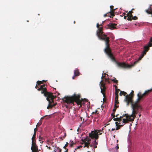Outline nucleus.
Segmentation results:
<instances>
[{"label": "nucleus", "instance_id": "obj_1", "mask_svg": "<svg viewBox=\"0 0 152 152\" xmlns=\"http://www.w3.org/2000/svg\"><path fill=\"white\" fill-rule=\"evenodd\" d=\"M142 94L141 92H139L137 94L138 98L135 102L133 101L134 95L133 94L132 92L130 93L129 95H126L125 97V100L126 102L127 106H128L130 103L131 104L132 109V113L130 115V116L128 117L129 118H130L131 117H133L132 120L134 118L136 117L137 114L142 110V107L139 102L141 100L145 97V96H143L140 99V97L142 96Z\"/></svg>", "mask_w": 152, "mask_h": 152}, {"label": "nucleus", "instance_id": "obj_2", "mask_svg": "<svg viewBox=\"0 0 152 152\" xmlns=\"http://www.w3.org/2000/svg\"><path fill=\"white\" fill-rule=\"evenodd\" d=\"M96 27L98 28L96 32V35L99 39L104 41L105 43L106 47L104 50V52L112 61H115V59L112 53L110 47L109 38L107 37L102 31L103 28L102 27H99L98 23H97Z\"/></svg>", "mask_w": 152, "mask_h": 152}, {"label": "nucleus", "instance_id": "obj_3", "mask_svg": "<svg viewBox=\"0 0 152 152\" xmlns=\"http://www.w3.org/2000/svg\"><path fill=\"white\" fill-rule=\"evenodd\" d=\"M152 46V37H151L149 40V42L147 46H145L144 47V50L142 52L141 55L139 57L138 60L135 61L134 64L131 65L126 64L124 62H117V64L118 67L124 68H130L134 66L136 64L138 63L140 61L143 57L144 55L146 54L147 52L149 49V48Z\"/></svg>", "mask_w": 152, "mask_h": 152}, {"label": "nucleus", "instance_id": "obj_4", "mask_svg": "<svg viewBox=\"0 0 152 152\" xmlns=\"http://www.w3.org/2000/svg\"><path fill=\"white\" fill-rule=\"evenodd\" d=\"M80 95L75 94L72 96L64 97L63 100L67 103H72L74 102L76 103L78 105H80V107L81 106L83 101L80 99Z\"/></svg>", "mask_w": 152, "mask_h": 152}, {"label": "nucleus", "instance_id": "obj_5", "mask_svg": "<svg viewBox=\"0 0 152 152\" xmlns=\"http://www.w3.org/2000/svg\"><path fill=\"white\" fill-rule=\"evenodd\" d=\"M46 85L45 84L41 85L40 88L37 85L35 86L36 89H37L39 91H41V93L43 94L44 96L46 97L47 100H49V99H52L53 98V93L51 92H48L47 91L46 88L45 87Z\"/></svg>", "mask_w": 152, "mask_h": 152}, {"label": "nucleus", "instance_id": "obj_6", "mask_svg": "<svg viewBox=\"0 0 152 152\" xmlns=\"http://www.w3.org/2000/svg\"><path fill=\"white\" fill-rule=\"evenodd\" d=\"M125 115L126 117L123 119V121H122L121 123L122 124L119 125V126L115 128L116 130H118L120 129L121 127L123 126L124 124H125L128 123L129 121H134L135 118H134V119L132 120L133 117H131L130 118H129V116H130V115H129L127 114H125Z\"/></svg>", "mask_w": 152, "mask_h": 152}, {"label": "nucleus", "instance_id": "obj_7", "mask_svg": "<svg viewBox=\"0 0 152 152\" xmlns=\"http://www.w3.org/2000/svg\"><path fill=\"white\" fill-rule=\"evenodd\" d=\"M101 131V130H95L94 131H91V132L89 133V137L91 139L97 140L99 138V135L102 134V133H99Z\"/></svg>", "mask_w": 152, "mask_h": 152}, {"label": "nucleus", "instance_id": "obj_8", "mask_svg": "<svg viewBox=\"0 0 152 152\" xmlns=\"http://www.w3.org/2000/svg\"><path fill=\"white\" fill-rule=\"evenodd\" d=\"M91 141V139L88 137L84 139L83 140H82L83 143L84 144V147H87L88 148H89V146L91 147H92L93 145H90V142Z\"/></svg>", "mask_w": 152, "mask_h": 152}, {"label": "nucleus", "instance_id": "obj_9", "mask_svg": "<svg viewBox=\"0 0 152 152\" xmlns=\"http://www.w3.org/2000/svg\"><path fill=\"white\" fill-rule=\"evenodd\" d=\"M100 88L101 89V92L102 94L104 97L105 95V92L106 90V87L105 86V84L103 81L101 80L100 82Z\"/></svg>", "mask_w": 152, "mask_h": 152}, {"label": "nucleus", "instance_id": "obj_10", "mask_svg": "<svg viewBox=\"0 0 152 152\" xmlns=\"http://www.w3.org/2000/svg\"><path fill=\"white\" fill-rule=\"evenodd\" d=\"M126 116L125 114L123 115L122 116H120V118H115L114 117L113 118V120L115 121H118L119 122L118 124H121L122 123V121H123V119L125 118Z\"/></svg>", "mask_w": 152, "mask_h": 152}, {"label": "nucleus", "instance_id": "obj_11", "mask_svg": "<svg viewBox=\"0 0 152 152\" xmlns=\"http://www.w3.org/2000/svg\"><path fill=\"white\" fill-rule=\"evenodd\" d=\"M31 149L32 150V152H39L38 146L36 144H34L33 143L31 145Z\"/></svg>", "mask_w": 152, "mask_h": 152}, {"label": "nucleus", "instance_id": "obj_12", "mask_svg": "<svg viewBox=\"0 0 152 152\" xmlns=\"http://www.w3.org/2000/svg\"><path fill=\"white\" fill-rule=\"evenodd\" d=\"M52 96L53 98H52V99H50H50H49V100H47L48 101L49 104L48 105L47 107V109L51 108L53 106V105H52L51 104L52 102H53L54 99L55 97H56V96L55 97L53 95V94H52Z\"/></svg>", "mask_w": 152, "mask_h": 152}, {"label": "nucleus", "instance_id": "obj_13", "mask_svg": "<svg viewBox=\"0 0 152 152\" xmlns=\"http://www.w3.org/2000/svg\"><path fill=\"white\" fill-rule=\"evenodd\" d=\"M116 26V24L114 23H110L107 25L108 28L111 29H113L115 28Z\"/></svg>", "mask_w": 152, "mask_h": 152}, {"label": "nucleus", "instance_id": "obj_14", "mask_svg": "<svg viewBox=\"0 0 152 152\" xmlns=\"http://www.w3.org/2000/svg\"><path fill=\"white\" fill-rule=\"evenodd\" d=\"M152 91V88L146 91H145V92L142 94V96H141V97L140 98V99L141 97H142V96H145V97L148 95Z\"/></svg>", "mask_w": 152, "mask_h": 152}, {"label": "nucleus", "instance_id": "obj_15", "mask_svg": "<svg viewBox=\"0 0 152 152\" xmlns=\"http://www.w3.org/2000/svg\"><path fill=\"white\" fill-rule=\"evenodd\" d=\"M152 91V88L146 91H145V92L142 94V96H141V97L140 98V99L141 97H142V96H145V97L148 95Z\"/></svg>", "mask_w": 152, "mask_h": 152}, {"label": "nucleus", "instance_id": "obj_16", "mask_svg": "<svg viewBox=\"0 0 152 152\" xmlns=\"http://www.w3.org/2000/svg\"><path fill=\"white\" fill-rule=\"evenodd\" d=\"M133 12L132 10L129 11V12L126 14L127 16L128 17L127 20L131 21V17L132 16V13Z\"/></svg>", "mask_w": 152, "mask_h": 152}, {"label": "nucleus", "instance_id": "obj_17", "mask_svg": "<svg viewBox=\"0 0 152 152\" xmlns=\"http://www.w3.org/2000/svg\"><path fill=\"white\" fill-rule=\"evenodd\" d=\"M107 13H108L107 15V17H110L111 18V16H115L114 12V11H110L109 12H108Z\"/></svg>", "mask_w": 152, "mask_h": 152}, {"label": "nucleus", "instance_id": "obj_18", "mask_svg": "<svg viewBox=\"0 0 152 152\" xmlns=\"http://www.w3.org/2000/svg\"><path fill=\"white\" fill-rule=\"evenodd\" d=\"M74 74L75 76H78L80 75V73L79 70L77 69H75L74 71Z\"/></svg>", "mask_w": 152, "mask_h": 152}, {"label": "nucleus", "instance_id": "obj_19", "mask_svg": "<svg viewBox=\"0 0 152 152\" xmlns=\"http://www.w3.org/2000/svg\"><path fill=\"white\" fill-rule=\"evenodd\" d=\"M146 12L148 14H151L152 15V10L151 7H149V10H146Z\"/></svg>", "mask_w": 152, "mask_h": 152}, {"label": "nucleus", "instance_id": "obj_20", "mask_svg": "<svg viewBox=\"0 0 152 152\" xmlns=\"http://www.w3.org/2000/svg\"><path fill=\"white\" fill-rule=\"evenodd\" d=\"M115 87V95L118 94L119 91H120V90L119 89L117 88V87L116 86H114Z\"/></svg>", "mask_w": 152, "mask_h": 152}, {"label": "nucleus", "instance_id": "obj_21", "mask_svg": "<svg viewBox=\"0 0 152 152\" xmlns=\"http://www.w3.org/2000/svg\"><path fill=\"white\" fill-rule=\"evenodd\" d=\"M116 110V108H114L113 110V113H112L111 115V116L113 117V118H114L115 117V113Z\"/></svg>", "mask_w": 152, "mask_h": 152}, {"label": "nucleus", "instance_id": "obj_22", "mask_svg": "<svg viewBox=\"0 0 152 152\" xmlns=\"http://www.w3.org/2000/svg\"><path fill=\"white\" fill-rule=\"evenodd\" d=\"M126 92H125L124 91H121L120 93L119 94V95L121 96L122 95H123L125 96L126 95Z\"/></svg>", "mask_w": 152, "mask_h": 152}, {"label": "nucleus", "instance_id": "obj_23", "mask_svg": "<svg viewBox=\"0 0 152 152\" xmlns=\"http://www.w3.org/2000/svg\"><path fill=\"white\" fill-rule=\"evenodd\" d=\"M111 80L113 82L117 83V84L118 82V81L116 80L115 77H113V79H111Z\"/></svg>", "mask_w": 152, "mask_h": 152}, {"label": "nucleus", "instance_id": "obj_24", "mask_svg": "<svg viewBox=\"0 0 152 152\" xmlns=\"http://www.w3.org/2000/svg\"><path fill=\"white\" fill-rule=\"evenodd\" d=\"M93 145H97L98 144V141H96V140L95 139L94 142H92Z\"/></svg>", "mask_w": 152, "mask_h": 152}, {"label": "nucleus", "instance_id": "obj_25", "mask_svg": "<svg viewBox=\"0 0 152 152\" xmlns=\"http://www.w3.org/2000/svg\"><path fill=\"white\" fill-rule=\"evenodd\" d=\"M131 21L132 20H136L137 19V17H136V16H132V17H131Z\"/></svg>", "mask_w": 152, "mask_h": 152}, {"label": "nucleus", "instance_id": "obj_26", "mask_svg": "<svg viewBox=\"0 0 152 152\" xmlns=\"http://www.w3.org/2000/svg\"><path fill=\"white\" fill-rule=\"evenodd\" d=\"M110 10L111 11H114H114L115 10H115H113V8H114V7L113 6H112V5H111V6H110Z\"/></svg>", "mask_w": 152, "mask_h": 152}, {"label": "nucleus", "instance_id": "obj_27", "mask_svg": "<svg viewBox=\"0 0 152 152\" xmlns=\"http://www.w3.org/2000/svg\"><path fill=\"white\" fill-rule=\"evenodd\" d=\"M43 83L42 81H38L37 82V84L38 86H39L40 84H42Z\"/></svg>", "mask_w": 152, "mask_h": 152}, {"label": "nucleus", "instance_id": "obj_28", "mask_svg": "<svg viewBox=\"0 0 152 152\" xmlns=\"http://www.w3.org/2000/svg\"><path fill=\"white\" fill-rule=\"evenodd\" d=\"M115 95V101L118 100V94Z\"/></svg>", "mask_w": 152, "mask_h": 152}, {"label": "nucleus", "instance_id": "obj_29", "mask_svg": "<svg viewBox=\"0 0 152 152\" xmlns=\"http://www.w3.org/2000/svg\"><path fill=\"white\" fill-rule=\"evenodd\" d=\"M36 135V132H34V134L33 135V137H32V138H31V139H35Z\"/></svg>", "mask_w": 152, "mask_h": 152}, {"label": "nucleus", "instance_id": "obj_30", "mask_svg": "<svg viewBox=\"0 0 152 152\" xmlns=\"http://www.w3.org/2000/svg\"><path fill=\"white\" fill-rule=\"evenodd\" d=\"M42 122L41 121H40L36 125L37 127H39L42 124Z\"/></svg>", "mask_w": 152, "mask_h": 152}, {"label": "nucleus", "instance_id": "obj_31", "mask_svg": "<svg viewBox=\"0 0 152 152\" xmlns=\"http://www.w3.org/2000/svg\"><path fill=\"white\" fill-rule=\"evenodd\" d=\"M31 140H32V144L33 143L34 144H36V141L35 139H32Z\"/></svg>", "mask_w": 152, "mask_h": 152}, {"label": "nucleus", "instance_id": "obj_32", "mask_svg": "<svg viewBox=\"0 0 152 152\" xmlns=\"http://www.w3.org/2000/svg\"><path fill=\"white\" fill-rule=\"evenodd\" d=\"M68 144V143L67 142H66V144L63 147V148L65 149H67L66 148V147L67 146Z\"/></svg>", "mask_w": 152, "mask_h": 152}, {"label": "nucleus", "instance_id": "obj_33", "mask_svg": "<svg viewBox=\"0 0 152 152\" xmlns=\"http://www.w3.org/2000/svg\"><path fill=\"white\" fill-rule=\"evenodd\" d=\"M119 102H118V100H117V101H115V104L116 105L118 104H119Z\"/></svg>", "mask_w": 152, "mask_h": 152}, {"label": "nucleus", "instance_id": "obj_34", "mask_svg": "<svg viewBox=\"0 0 152 152\" xmlns=\"http://www.w3.org/2000/svg\"><path fill=\"white\" fill-rule=\"evenodd\" d=\"M58 149V147H55V148L54 147V152H56V151L57 149Z\"/></svg>", "mask_w": 152, "mask_h": 152}, {"label": "nucleus", "instance_id": "obj_35", "mask_svg": "<svg viewBox=\"0 0 152 152\" xmlns=\"http://www.w3.org/2000/svg\"><path fill=\"white\" fill-rule=\"evenodd\" d=\"M74 144V142H72V143H71L70 145V146L71 147H72Z\"/></svg>", "mask_w": 152, "mask_h": 152}, {"label": "nucleus", "instance_id": "obj_36", "mask_svg": "<svg viewBox=\"0 0 152 152\" xmlns=\"http://www.w3.org/2000/svg\"><path fill=\"white\" fill-rule=\"evenodd\" d=\"M47 117V118H49L50 117V115H45V116H44L43 118H44V117Z\"/></svg>", "mask_w": 152, "mask_h": 152}, {"label": "nucleus", "instance_id": "obj_37", "mask_svg": "<svg viewBox=\"0 0 152 152\" xmlns=\"http://www.w3.org/2000/svg\"><path fill=\"white\" fill-rule=\"evenodd\" d=\"M119 148L118 145V144H117V146L115 147V149L116 150L118 149Z\"/></svg>", "mask_w": 152, "mask_h": 152}, {"label": "nucleus", "instance_id": "obj_38", "mask_svg": "<svg viewBox=\"0 0 152 152\" xmlns=\"http://www.w3.org/2000/svg\"><path fill=\"white\" fill-rule=\"evenodd\" d=\"M118 107V106H117L116 104H114V108H116Z\"/></svg>", "mask_w": 152, "mask_h": 152}, {"label": "nucleus", "instance_id": "obj_39", "mask_svg": "<svg viewBox=\"0 0 152 152\" xmlns=\"http://www.w3.org/2000/svg\"><path fill=\"white\" fill-rule=\"evenodd\" d=\"M97 110H96L95 112H93L92 114H96L97 113Z\"/></svg>", "mask_w": 152, "mask_h": 152}, {"label": "nucleus", "instance_id": "obj_40", "mask_svg": "<svg viewBox=\"0 0 152 152\" xmlns=\"http://www.w3.org/2000/svg\"><path fill=\"white\" fill-rule=\"evenodd\" d=\"M108 14L107 13H106V14H104V17H107V15H108Z\"/></svg>", "mask_w": 152, "mask_h": 152}, {"label": "nucleus", "instance_id": "obj_41", "mask_svg": "<svg viewBox=\"0 0 152 152\" xmlns=\"http://www.w3.org/2000/svg\"><path fill=\"white\" fill-rule=\"evenodd\" d=\"M76 76H75V75H74V76H73L72 77V79H75V77H76Z\"/></svg>", "mask_w": 152, "mask_h": 152}, {"label": "nucleus", "instance_id": "obj_42", "mask_svg": "<svg viewBox=\"0 0 152 152\" xmlns=\"http://www.w3.org/2000/svg\"><path fill=\"white\" fill-rule=\"evenodd\" d=\"M94 145V148H96L97 147V145Z\"/></svg>", "mask_w": 152, "mask_h": 152}, {"label": "nucleus", "instance_id": "obj_43", "mask_svg": "<svg viewBox=\"0 0 152 152\" xmlns=\"http://www.w3.org/2000/svg\"><path fill=\"white\" fill-rule=\"evenodd\" d=\"M48 148L50 149V150H52V148H51V147L49 146V147H48Z\"/></svg>", "mask_w": 152, "mask_h": 152}, {"label": "nucleus", "instance_id": "obj_44", "mask_svg": "<svg viewBox=\"0 0 152 152\" xmlns=\"http://www.w3.org/2000/svg\"><path fill=\"white\" fill-rule=\"evenodd\" d=\"M58 149H59V152H61L62 150L60 148H58Z\"/></svg>", "mask_w": 152, "mask_h": 152}, {"label": "nucleus", "instance_id": "obj_45", "mask_svg": "<svg viewBox=\"0 0 152 152\" xmlns=\"http://www.w3.org/2000/svg\"><path fill=\"white\" fill-rule=\"evenodd\" d=\"M36 131H37L36 128H35L34 129V132H36Z\"/></svg>", "mask_w": 152, "mask_h": 152}, {"label": "nucleus", "instance_id": "obj_46", "mask_svg": "<svg viewBox=\"0 0 152 152\" xmlns=\"http://www.w3.org/2000/svg\"><path fill=\"white\" fill-rule=\"evenodd\" d=\"M126 17H127V16H124V18L125 19H126Z\"/></svg>", "mask_w": 152, "mask_h": 152}, {"label": "nucleus", "instance_id": "obj_47", "mask_svg": "<svg viewBox=\"0 0 152 152\" xmlns=\"http://www.w3.org/2000/svg\"><path fill=\"white\" fill-rule=\"evenodd\" d=\"M66 133L65 134L64 136L63 137V138H64L66 136Z\"/></svg>", "mask_w": 152, "mask_h": 152}, {"label": "nucleus", "instance_id": "obj_48", "mask_svg": "<svg viewBox=\"0 0 152 152\" xmlns=\"http://www.w3.org/2000/svg\"><path fill=\"white\" fill-rule=\"evenodd\" d=\"M68 149H66V150L64 152H68Z\"/></svg>", "mask_w": 152, "mask_h": 152}, {"label": "nucleus", "instance_id": "obj_49", "mask_svg": "<svg viewBox=\"0 0 152 152\" xmlns=\"http://www.w3.org/2000/svg\"><path fill=\"white\" fill-rule=\"evenodd\" d=\"M105 76H103V75H102V79Z\"/></svg>", "mask_w": 152, "mask_h": 152}, {"label": "nucleus", "instance_id": "obj_50", "mask_svg": "<svg viewBox=\"0 0 152 152\" xmlns=\"http://www.w3.org/2000/svg\"><path fill=\"white\" fill-rule=\"evenodd\" d=\"M115 124L116 125V126H117L118 125V123L117 122H115Z\"/></svg>", "mask_w": 152, "mask_h": 152}, {"label": "nucleus", "instance_id": "obj_51", "mask_svg": "<svg viewBox=\"0 0 152 152\" xmlns=\"http://www.w3.org/2000/svg\"><path fill=\"white\" fill-rule=\"evenodd\" d=\"M102 23L101 24H100V25L99 24V27H100V26H102Z\"/></svg>", "mask_w": 152, "mask_h": 152}, {"label": "nucleus", "instance_id": "obj_52", "mask_svg": "<svg viewBox=\"0 0 152 152\" xmlns=\"http://www.w3.org/2000/svg\"><path fill=\"white\" fill-rule=\"evenodd\" d=\"M115 130V129L113 128V129H112V131H114V130Z\"/></svg>", "mask_w": 152, "mask_h": 152}, {"label": "nucleus", "instance_id": "obj_53", "mask_svg": "<svg viewBox=\"0 0 152 152\" xmlns=\"http://www.w3.org/2000/svg\"><path fill=\"white\" fill-rule=\"evenodd\" d=\"M60 139H61L62 140H63V138L62 137H60Z\"/></svg>", "mask_w": 152, "mask_h": 152}, {"label": "nucleus", "instance_id": "obj_54", "mask_svg": "<svg viewBox=\"0 0 152 152\" xmlns=\"http://www.w3.org/2000/svg\"><path fill=\"white\" fill-rule=\"evenodd\" d=\"M79 148H80L79 147V146H78V147H77V148L78 149H79Z\"/></svg>", "mask_w": 152, "mask_h": 152}, {"label": "nucleus", "instance_id": "obj_55", "mask_svg": "<svg viewBox=\"0 0 152 152\" xmlns=\"http://www.w3.org/2000/svg\"><path fill=\"white\" fill-rule=\"evenodd\" d=\"M141 114H139V117H140V116H141Z\"/></svg>", "mask_w": 152, "mask_h": 152}, {"label": "nucleus", "instance_id": "obj_56", "mask_svg": "<svg viewBox=\"0 0 152 152\" xmlns=\"http://www.w3.org/2000/svg\"><path fill=\"white\" fill-rule=\"evenodd\" d=\"M132 93H133H133H134V91H132V92H131Z\"/></svg>", "mask_w": 152, "mask_h": 152}, {"label": "nucleus", "instance_id": "obj_57", "mask_svg": "<svg viewBox=\"0 0 152 152\" xmlns=\"http://www.w3.org/2000/svg\"><path fill=\"white\" fill-rule=\"evenodd\" d=\"M79 148H81V147H82V146H79Z\"/></svg>", "mask_w": 152, "mask_h": 152}, {"label": "nucleus", "instance_id": "obj_58", "mask_svg": "<svg viewBox=\"0 0 152 152\" xmlns=\"http://www.w3.org/2000/svg\"><path fill=\"white\" fill-rule=\"evenodd\" d=\"M82 118H80V119H81V120L82 121Z\"/></svg>", "mask_w": 152, "mask_h": 152}, {"label": "nucleus", "instance_id": "obj_59", "mask_svg": "<svg viewBox=\"0 0 152 152\" xmlns=\"http://www.w3.org/2000/svg\"><path fill=\"white\" fill-rule=\"evenodd\" d=\"M109 131H110V129H109Z\"/></svg>", "mask_w": 152, "mask_h": 152}, {"label": "nucleus", "instance_id": "obj_60", "mask_svg": "<svg viewBox=\"0 0 152 152\" xmlns=\"http://www.w3.org/2000/svg\"><path fill=\"white\" fill-rule=\"evenodd\" d=\"M109 124H107V125H108Z\"/></svg>", "mask_w": 152, "mask_h": 152}, {"label": "nucleus", "instance_id": "obj_61", "mask_svg": "<svg viewBox=\"0 0 152 152\" xmlns=\"http://www.w3.org/2000/svg\"><path fill=\"white\" fill-rule=\"evenodd\" d=\"M115 137V135L114 136V137Z\"/></svg>", "mask_w": 152, "mask_h": 152}, {"label": "nucleus", "instance_id": "obj_62", "mask_svg": "<svg viewBox=\"0 0 152 152\" xmlns=\"http://www.w3.org/2000/svg\"><path fill=\"white\" fill-rule=\"evenodd\" d=\"M59 93H58V95H59Z\"/></svg>", "mask_w": 152, "mask_h": 152}, {"label": "nucleus", "instance_id": "obj_63", "mask_svg": "<svg viewBox=\"0 0 152 152\" xmlns=\"http://www.w3.org/2000/svg\"><path fill=\"white\" fill-rule=\"evenodd\" d=\"M117 142H118V140H117Z\"/></svg>", "mask_w": 152, "mask_h": 152}, {"label": "nucleus", "instance_id": "obj_64", "mask_svg": "<svg viewBox=\"0 0 152 152\" xmlns=\"http://www.w3.org/2000/svg\"><path fill=\"white\" fill-rule=\"evenodd\" d=\"M88 152H89V151H88Z\"/></svg>", "mask_w": 152, "mask_h": 152}]
</instances>
